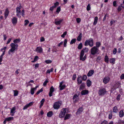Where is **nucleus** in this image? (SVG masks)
Listing matches in <instances>:
<instances>
[{"label":"nucleus","mask_w":124,"mask_h":124,"mask_svg":"<svg viewBox=\"0 0 124 124\" xmlns=\"http://www.w3.org/2000/svg\"><path fill=\"white\" fill-rule=\"evenodd\" d=\"M86 9L87 11H89L91 9L90 6L89 4L87 6L86 8Z\"/></svg>","instance_id":"37"},{"label":"nucleus","mask_w":124,"mask_h":124,"mask_svg":"<svg viewBox=\"0 0 124 124\" xmlns=\"http://www.w3.org/2000/svg\"><path fill=\"white\" fill-rule=\"evenodd\" d=\"M119 115L120 117H122L124 115V113L123 111L121 110L119 113Z\"/></svg>","instance_id":"26"},{"label":"nucleus","mask_w":124,"mask_h":124,"mask_svg":"<svg viewBox=\"0 0 124 124\" xmlns=\"http://www.w3.org/2000/svg\"><path fill=\"white\" fill-rule=\"evenodd\" d=\"M84 55V54H80V60L84 61L85 60L86 57V55H85L84 57H83Z\"/></svg>","instance_id":"10"},{"label":"nucleus","mask_w":124,"mask_h":124,"mask_svg":"<svg viewBox=\"0 0 124 124\" xmlns=\"http://www.w3.org/2000/svg\"><path fill=\"white\" fill-rule=\"evenodd\" d=\"M11 53L12 54H13L14 53L13 51H10V49L9 50V51L8 52V54L9 55H10L11 54Z\"/></svg>","instance_id":"56"},{"label":"nucleus","mask_w":124,"mask_h":124,"mask_svg":"<svg viewBox=\"0 0 124 124\" xmlns=\"http://www.w3.org/2000/svg\"><path fill=\"white\" fill-rule=\"evenodd\" d=\"M14 91V96H17L18 93V92L17 91Z\"/></svg>","instance_id":"42"},{"label":"nucleus","mask_w":124,"mask_h":124,"mask_svg":"<svg viewBox=\"0 0 124 124\" xmlns=\"http://www.w3.org/2000/svg\"><path fill=\"white\" fill-rule=\"evenodd\" d=\"M101 45V43L99 42H97L96 43V46H95L98 48L100 47Z\"/></svg>","instance_id":"36"},{"label":"nucleus","mask_w":124,"mask_h":124,"mask_svg":"<svg viewBox=\"0 0 124 124\" xmlns=\"http://www.w3.org/2000/svg\"><path fill=\"white\" fill-rule=\"evenodd\" d=\"M76 21L77 23H79L81 21L80 19L79 18H77L76 19Z\"/></svg>","instance_id":"54"},{"label":"nucleus","mask_w":124,"mask_h":124,"mask_svg":"<svg viewBox=\"0 0 124 124\" xmlns=\"http://www.w3.org/2000/svg\"><path fill=\"white\" fill-rule=\"evenodd\" d=\"M82 37V34L81 33L79 35L78 37L77 38V40L78 41H80L81 39V38Z\"/></svg>","instance_id":"25"},{"label":"nucleus","mask_w":124,"mask_h":124,"mask_svg":"<svg viewBox=\"0 0 124 124\" xmlns=\"http://www.w3.org/2000/svg\"><path fill=\"white\" fill-rule=\"evenodd\" d=\"M117 52V49L116 48H115L113 50V54H116V53Z\"/></svg>","instance_id":"51"},{"label":"nucleus","mask_w":124,"mask_h":124,"mask_svg":"<svg viewBox=\"0 0 124 124\" xmlns=\"http://www.w3.org/2000/svg\"><path fill=\"white\" fill-rule=\"evenodd\" d=\"M65 87V85H63L62 86H61V87H59L60 88V90H61L63 89Z\"/></svg>","instance_id":"44"},{"label":"nucleus","mask_w":124,"mask_h":124,"mask_svg":"<svg viewBox=\"0 0 124 124\" xmlns=\"http://www.w3.org/2000/svg\"><path fill=\"white\" fill-rule=\"evenodd\" d=\"M29 107L28 106L27 104L25 105L23 107V110H25L26 109L28 108Z\"/></svg>","instance_id":"62"},{"label":"nucleus","mask_w":124,"mask_h":124,"mask_svg":"<svg viewBox=\"0 0 124 124\" xmlns=\"http://www.w3.org/2000/svg\"><path fill=\"white\" fill-rule=\"evenodd\" d=\"M117 108L116 106L114 107L113 111L114 112L116 113L117 111Z\"/></svg>","instance_id":"33"},{"label":"nucleus","mask_w":124,"mask_h":124,"mask_svg":"<svg viewBox=\"0 0 124 124\" xmlns=\"http://www.w3.org/2000/svg\"><path fill=\"white\" fill-rule=\"evenodd\" d=\"M40 40L41 42H43L45 40V39L43 37H42L41 38Z\"/></svg>","instance_id":"61"},{"label":"nucleus","mask_w":124,"mask_h":124,"mask_svg":"<svg viewBox=\"0 0 124 124\" xmlns=\"http://www.w3.org/2000/svg\"><path fill=\"white\" fill-rule=\"evenodd\" d=\"M35 90L33 88H31V94L33 95L34 93V91Z\"/></svg>","instance_id":"49"},{"label":"nucleus","mask_w":124,"mask_h":124,"mask_svg":"<svg viewBox=\"0 0 124 124\" xmlns=\"http://www.w3.org/2000/svg\"><path fill=\"white\" fill-rule=\"evenodd\" d=\"M61 105V103L59 101L56 102L54 103L53 107L54 109H58Z\"/></svg>","instance_id":"6"},{"label":"nucleus","mask_w":124,"mask_h":124,"mask_svg":"<svg viewBox=\"0 0 124 124\" xmlns=\"http://www.w3.org/2000/svg\"><path fill=\"white\" fill-rule=\"evenodd\" d=\"M33 102H31L29 104H27V105L28 106V107H29L30 106H31L32 105H33Z\"/></svg>","instance_id":"52"},{"label":"nucleus","mask_w":124,"mask_h":124,"mask_svg":"<svg viewBox=\"0 0 124 124\" xmlns=\"http://www.w3.org/2000/svg\"><path fill=\"white\" fill-rule=\"evenodd\" d=\"M13 117H10L5 119L7 121H9L11 120H13Z\"/></svg>","instance_id":"28"},{"label":"nucleus","mask_w":124,"mask_h":124,"mask_svg":"<svg viewBox=\"0 0 124 124\" xmlns=\"http://www.w3.org/2000/svg\"><path fill=\"white\" fill-rule=\"evenodd\" d=\"M67 40L66 39H65L64 40V47H66V44L67 43Z\"/></svg>","instance_id":"48"},{"label":"nucleus","mask_w":124,"mask_h":124,"mask_svg":"<svg viewBox=\"0 0 124 124\" xmlns=\"http://www.w3.org/2000/svg\"><path fill=\"white\" fill-rule=\"evenodd\" d=\"M88 91L87 90H83L81 92V94L82 95H85L88 93Z\"/></svg>","instance_id":"20"},{"label":"nucleus","mask_w":124,"mask_h":124,"mask_svg":"<svg viewBox=\"0 0 124 124\" xmlns=\"http://www.w3.org/2000/svg\"><path fill=\"white\" fill-rule=\"evenodd\" d=\"M93 40L92 38H90L89 40H86L85 42V46L89 45L90 46L92 47L93 46Z\"/></svg>","instance_id":"1"},{"label":"nucleus","mask_w":124,"mask_h":124,"mask_svg":"<svg viewBox=\"0 0 124 124\" xmlns=\"http://www.w3.org/2000/svg\"><path fill=\"white\" fill-rule=\"evenodd\" d=\"M52 61L50 60H47L45 61V62L47 63H50L52 62Z\"/></svg>","instance_id":"45"},{"label":"nucleus","mask_w":124,"mask_h":124,"mask_svg":"<svg viewBox=\"0 0 124 124\" xmlns=\"http://www.w3.org/2000/svg\"><path fill=\"white\" fill-rule=\"evenodd\" d=\"M61 11V8L60 7H58L56 9V12L58 13H59L60 11Z\"/></svg>","instance_id":"46"},{"label":"nucleus","mask_w":124,"mask_h":124,"mask_svg":"<svg viewBox=\"0 0 124 124\" xmlns=\"http://www.w3.org/2000/svg\"><path fill=\"white\" fill-rule=\"evenodd\" d=\"M56 20L57 19H55V24L56 25H59L61 24V23L63 21V19H61L58 21H57Z\"/></svg>","instance_id":"14"},{"label":"nucleus","mask_w":124,"mask_h":124,"mask_svg":"<svg viewBox=\"0 0 124 124\" xmlns=\"http://www.w3.org/2000/svg\"><path fill=\"white\" fill-rule=\"evenodd\" d=\"M120 79H124V74H122L120 77Z\"/></svg>","instance_id":"59"},{"label":"nucleus","mask_w":124,"mask_h":124,"mask_svg":"<svg viewBox=\"0 0 124 124\" xmlns=\"http://www.w3.org/2000/svg\"><path fill=\"white\" fill-rule=\"evenodd\" d=\"M78 95L77 94H75L73 96V102L74 103H75L77 102L79 100L78 98Z\"/></svg>","instance_id":"7"},{"label":"nucleus","mask_w":124,"mask_h":124,"mask_svg":"<svg viewBox=\"0 0 124 124\" xmlns=\"http://www.w3.org/2000/svg\"><path fill=\"white\" fill-rule=\"evenodd\" d=\"M48 81L47 80H46L44 82L43 84V86H46V85L47 83H48Z\"/></svg>","instance_id":"47"},{"label":"nucleus","mask_w":124,"mask_h":124,"mask_svg":"<svg viewBox=\"0 0 124 124\" xmlns=\"http://www.w3.org/2000/svg\"><path fill=\"white\" fill-rule=\"evenodd\" d=\"M24 22L25 23H24V25L26 26L29 23V21L27 20H25Z\"/></svg>","instance_id":"40"},{"label":"nucleus","mask_w":124,"mask_h":124,"mask_svg":"<svg viewBox=\"0 0 124 124\" xmlns=\"http://www.w3.org/2000/svg\"><path fill=\"white\" fill-rule=\"evenodd\" d=\"M12 22L13 24L16 25L17 23V19L16 18L14 17L13 18L12 20Z\"/></svg>","instance_id":"13"},{"label":"nucleus","mask_w":124,"mask_h":124,"mask_svg":"<svg viewBox=\"0 0 124 124\" xmlns=\"http://www.w3.org/2000/svg\"><path fill=\"white\" fill-rule=\"evenodd\" d=\"M108 14H106L105 16H104V18H103V21H104L105 20L106 18V16H108Z\"/></svg>","instance_id":"55"},{"label":"nucleus","mask_w":124,"mask_h":124,"mask_svg":"<svg viewBox=\"0 0 124 124\" xmlns=\"http://www.w3.org/2000/svg\"><path fill=\"white\" fill-rule=\"evenodd\" d=\"M20 41L21 40L20 39H16L13 41V42L15 44H16L19 43V42H20Z\"/></svg>","instance_id":"22"},{"label":"nucleus","mask_w":124,"mask_h":124,"mask_svg":"<svg viewBox=\"0 0 124 124\" xmlns=\"http://www.w3.org/2000/svg\"><path fill=\"white\" fill-rule=\"evenodd\" d=\"M112 114L110 113L109 114V116L108 117V118L109 119H111L112 118Z\"/></svg>","instance_id":"60"},{"label":"nucleus","mask_w":124,"mask_h":124,"mask_svg":"<svg viewBox=\"0 0 124 124\" xmlns=\"http://www.w3.org/2000/svg\"><path fill=\"white\" fill-rule=\"evenodd\" d=\"M98 20V18L96 16L95 17L94 19V21L93 23L94 25H95L96 24Z\"/></svg>","instance_id":"27"},{"label":"nucleus","mask_w":124,"mask_h":124,"mask_svg":"<svg viewBox=\"0 0 124 124\" xmlns=\"http://www.w3.org/2000/svg\"><path fill=\"white\" fill-rule=\"evenodd\" d=\"M115 59L114 58H111L110 59L109 61L110 63H113V62H114Z\"/></svg>","instance_id":"38"},{"label":"nucleus","mask_w":124,"mask_h":124,"mask_svg":"<svg viewBox=\"0 0 124 124\" xmlns=\"http://www.w3.org/2000/svg\"><path fill=\"white\" fill-rule=\"evenodd\" d=\"M71 116V115L70 114H68L66 115L64 119V120H66L67 119H69L70 118Z\"/></svg>","instance_id":"17"},{"label":"nucleus","mask_w":124,"mask_h":124,"mask_svg":"<svg viewBox=\"0 0 124 124\" xmlns=\"http://www.w3.org/2000/svg\"><path fill=\"white\" fill-rule=\"evenodd\" d=\"M47 116L48 117H51L53 115V112L52 111H49L47 113Z\"/></svg>","instance_id":"19"},{"label":"nucleus","mask_w":124,"mask_h":124,"mask_svg":"<svg viewBox=\"0 0 124 124\" xmlns=\"http://www.w3.org/2000/svg\"><path fill=\"white\" fill-rule=\"evenodd\" d=\"M82 43H80L78 46V48L79 49H81L82 48Z\"/></svg>","instance_id":"34"},{"label":"nucleus","mask_w":124,"mask_h":124,"mask_svg":"<svg viewBox=\"0 0 124 124\" xmlns=\"http://www.w3.org/2000/svg\"><path fill=\"white\" fill-rule=\"evenodd\" d=\"M36 51L40 53H42L43 49L40 47H38L36 49Z\"/></svg>","instance_id":"11"},{"label":"nucleus","mask_w":124,"mask_h":124,"mask_svg":"<svg viewBox=\"0 0 124 124\" xmlns=\"http://www.w3.org/2000/svg\"><path fill=\"white\" fill-rule=\"evenodd\" d=\"M113 5L114 7H116L117 6V5H116V1H114L113 2Z\"/></svg>","instance_id":"63"},{"label":"nucleus","mask_w":124,"mask_h":124,"mask_svg":"<svg viewBox=\"0 0 124 124\" xmlns=\"http://www.w3.org/2000/svg\"><path fill=\"white\" fill-rule=\"evenodd\" d=\"M101 57L100 56H98L97 58L96 61L97 62H98L101 60Z\"/></svg>","instance_id":"50"},{"label":"nucleus","mask_w":124,"mask_h":124,"mask_svg":"<svg viewBox=\"0 0 124 124\" xmlns=\"http://www.w3.org/2000/svg\"><path fill=\"white\" fill-rule=\"evenodd\" d=\"M16 110V108L15 107H13L11 110V113H15V111Z\"/></svg>","instance_id":"32"},{"label":"nucleus","mask_w":124,"mask_h":124,"mask_svg":"<svg viewBox=\"0 0 124 124\" xmlns=\"http://www.w3.org/2000/svg\"><path fill=\"white\" fill-rule=\"evenodd\" d=\"M10 46L11 47L10 51H13L14 53L15 50H17L18 45L17 44H15L14 43H12L11 44Z\"/></svg>","instance_id":"3"},{"label":"nucleus","mask_w":124,"mask_h":124,"mask_svg":"<svg viewBox=\"0 0 124 124\" xmlns=\"http://www.w3.org/2000/svg\"><path fill=\"white\" fill-rule=\"evenodd\" d=\"M101 124H108V122L106 121H104L102 122Z\"/></svg>","instance_id":"53"},{"label":"nucleus","mask_w":124,"mask_h":124,"mask_svg":"<svg viewBox=\"0 0 124 124\" xmlns=\"http://www.w3.org/2000/svg\"><path fill=\"white\" fill-rule=\"evenodd\" d=\"M91 54L93 55H94L96 54H97L99 51V49L98 48H97L95 46H94L92 47L91 49Z\"/></svg>","instance_id":"2"},{"label":"nucleus","mask_w":124,"mask_h":124,"mask_svg":"<svg viewBox=\"0 0 124 124\" xmlns=\"http://www.w3.org/2000/svg\"><path fill=\"white\" fill-rule=\"evenodd\" d=\"M109 80L110 78L109 77H106L104 78L103 82L104 83L106 84L109 81Z\"/></svg>","instance_id":"12"},{"label":"nucleus","mask_w":124,"mask_h":124,"mask_svg":"<svg viewBox=\"0 0 124 124\" xmlns=\"http://www.w3.org/2000/svg\"><path fill=\"white\" fill-rule=\"evenodd\" d=\"M59 4V2H56L54 4V6H53L54 7V8H55Z\"/></svg>","instance_id":"39"},{"label":"nucleus","mask_w":124,"mask_h":124,"mask_svg":"<svg viewBox=\"0 0 124 124\" xmlns=\"http://www.w3.org/2000/svg\"><path fill=\"white\" fill-rule=\"evenodd\" d=\"M67 34V32L65 31V32L61 36V37L63 38H64L65 37V36Z\"/></svg>","instance_id":"41"},{"label":"nucleus","mask_w":124,"mask_h":124,"mask_svg":"<svg viewBox=\"0 0 124 124\" xmlns=\"http://www.w3.org/2000/svg\"><path fill=\"white\" fill-rule=\"evenodd\" d=\"M43 91V88H41L40 90H39L36 93V94L38 95L39 93Z\"/></svg>","instance_id":"43"},{"label":"nucleus","mask_w":124,"mask_h":124,"mask_svg":"<svg viewBox=\"0 0 124 124\" xmlns=\"http://www.w3.org/2000/svg\"><path fill=\"white\" fill-rule=\"evenodd\" d=\"M94 72V70H90L88 73L87 75L88 77L91 76L93 74Z\"/></svg>","instance_id":"16"},{"label":"nucleus","mask_w":124,"mask_h":124,"mask_svg":"<svg viewBox=\"0 0 124 124\" xmlns=\"http://www.w3.org/2000/svg\"><path fill=\"white\" fill-rule=\"evenodd\" d=\"M67 109L66 108H63L61 111L59 116L60 118H63L64 117L66 112V110Z\"/></svg>","instance_id":"4"},{"label":"nucleus","mask_w":124,"mask_h":124,"mask_svg":"<svg viewBox=\"0 0 124 124\" xmlns=\"http://www.w3.org/2000/svg\"><path fill=\"white\" fill-rule=\"evenodd\" d=\"M91 84V81L89 79L87 80V85L88 87L90 86Z\"/></svg>","instance_id":"24"},{"label":"nucleus","mask_w":124,"mask_h":124,"mask_svg":"<svg viewBox=\"0 0 124 124\" xmlns=\"http://www.w3.org/2000/svg\"><path fill=\"white\" fill-rule=\"evenodd\" d=\"M54 89L53 86H52L50 89V92L49 93V95L50 97H51L52 96V93L54 91Z\"/></svg>","instance_id":"9"},{"label":"nucleus","mask_w":124,"mask_h":124,"mask_svg":"<svg viewBox=\"0 0 124 124\" xmlns=\"http://www.w3.org/2000/svg\"><path fill=\"white\" fill-rule=\"evenodd\" d=\"M85 85L84 84L82 83V84L79 88V90H81L85 89Z\"/></svg>","instance_id":"23"},{"label":"nucleus","mask_w":124,"mask_h":124,"mask_svg":"<svg viewBox=\"0 0 124 124\" xmlns=\"http://www.w3.org/2000/svg\"><path fill=\"white\" fill-rule=\"evenodd\" d=\"M89 50V49L86 47H85L82 50L80 53V54H84V52L87 53L88 52Z\"/></svg>","instance_id":"8"},{"label":"nucleus","mask_w":124,"mask_h":124,"mask_svg":"<svg viewBox=\"0 0 124 124\" xmlns=\"http://www.w3.org/2000/svg\"><path fill=\"white\" fill-rule=\"evenodd\" d=\"M87 78V77L86 75H83V77H82V79L84 81H85Z\"/></svg>","instance_id":"35"},{"label":"nucleus","mask_w":124,"mask_h":124,"mask_svg":"<svg viewBox=\"0 0 124 124\" xmlns=\"http://www.w3.org/2000/svg\"><path fill=\"white\" fill-rule=\"evenodd\" d=\"M83 109L82 107H80L78 109L76 113V115H78L80 114L83 111Z\"/></svg>","instance_id":"15"},{"label":"nucleus","mask_w":124,"mask_h":124,"mask_svg":"<svg viewBox=\"0 0 124 124\" xmlns=\"http://www.w3.org/2000/svg\"><path fill=\"white\" fill-rule=\"evenodd\" d=\"M9 13V11L8 10V9H7L6 10L5 13V19H6L8 16V13Z\"/></svg>","instance_id":"21"},{"label":"nucleus","mask_w":124,"mask_h":124,"mask_svg":"<svg viewBox=\"0 0 124 124\" xmlns=\"http://www.w3.org/2000/svg\"><path fill=\"white\" fill-rule=\"evenodd\" d=\"M39 63H37L35 65V69H36L37 68L39 67Z\"/></svg>","instance_id":"57"},{"label":"nucleus","mask_w":124,"mask_h":124,"mask_svg":"<svg viewBox=\"0 0 124 124\" xmlns=\"http://www.w3.org/2000/svg\"><path fill=\"white\" fill-rule=\"evenodd\" d=\"M106 92L107 91L105 89H101L99 90L98 94L99 96H102L104 95Z\"/></svg>","instance_id":"5"},{"label":"nucleus","mask_w":124,"mask_h":124,"mask_svg":"<svg viewBox=\"0 0 124 124\" xmlns=\"http://www.w3.org/2000/svg\"><path fill=\"white\" fill-rule=\"evenodd\" d=\"M108 58L107 55L105 56L104 58V61L105 62L107 63H108Z\"/></svg>","instance_id":"30"},{"label":"nucleus","mask_w":124,"mask_h":124,"mask_svg":"<svg viewBox=\"0 0 124 124\" xmlns=\"http://www.w3.org/2000/svg\"><path fill=\"white\" fill-rule=\"evenodd\" d=\"M20 8L19 7H17L16 8L17 13H21V11L20 10Z\"/></svg>","instance_id":"29"},{"label":"nucleus","mask_w":124,"mask_h":124,"mask_svg":"<svg viewBox=\"0 0 124 124\" xmlns=\"http://www.w3.org/2000/svg\"><path fill=\"white\" fill-rule=\"evenodd\" d=\"M122 9V8H121V7L120 6H119L118 7V8H117V10H118V12H119Z\"/></svg>","instance_id":"64"},{"label":"nucleus","mask_w":124,"mask_h":124,"mask_svg":"<svg viewBox=\"0 0 124 124\" xmlns=\"http://www.w3.org/2000/svg\"><path fill=\"white\" fill-rule=\"evenodd\" d=\"M76 78V74H74L73 75L72 79L73 80H75Z\"/></svg>","instance_id":"58"},{"label":"nucleus","mask_w":124,"mask_h":124,"mask_svg":"<svg viewBox=\"0 0 124 124\" xmlns=\"http://www.w3.org/2000/svg\"><path fill=\"white\" fill-rule=\"evenodd\" d=\"M81 76H78V77L77 81L78 83L79 84L81 83L82 82V80L81 79Z\"/></svg>","instance_id":"18"},{"label":"nucleus","mask_w":124,"mask_h":124,"mask_svg":"<svg viewBox=\"0 0 124 124\" xmlns=\"http://www.w3.org/2000/svg\"><path fill=\"white\" fill-rule=\"evenodd\" d=\"M76 41V39H72L70 42V44H72L75 43Z\"/></svg>","instance_id":"31"}]
</instances>
